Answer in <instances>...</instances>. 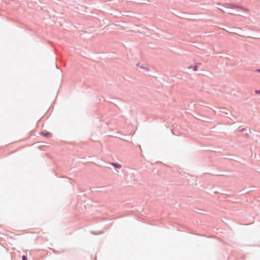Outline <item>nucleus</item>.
<instances>
[{
    "instance_id": "4468645a",
    "label": "nucleus",
    "mask_w": 260,
    "mask_h": 260,
    "mask_svg": "<svg viewBox=\"0 0 260 260\" xmlns=\"http://www.w3.org/2000/svg\"><path fill=\"white\" fill-rule=\"evenodd\" d=\"M238 131L239 132H241V129H240V128H238Z\"/></svg>"
},
{
    "instance_id": "9b49d317",
    "label": "nucleus",
    "mask_w": 260,
    "mask_h": 260,
    "mask_svg": "<svg viewBox=\"0 0 260 260\" xmlns=\"http://www.w3.org/2000/svg\"><path fill=\"white\" fill-rule=\"evenodd\" d=\"M90 233H91L92 234H93V235L96 234L95 232H94V231H91L90 232Z\"/></svg>"
},
{
    "instance_id": "f8f14e48",
    "label": "nucleus",
    "mask_w": 260,
    "mask_h": 260,
    "mask_svg": "<svg viewBox=\"0 0 260 260\" xmlns=\"http://www.w3.org/2000/svg\"><path fill=\"white\" fill-rule=\"evenodd\" d=\"M196 64H198V67H199V66H201L202 64V63L199 62V63H197Z\"/></svg>"
},
{
    "instance_id": "39448f33",
    "label": "nucleus",
    "mask_w": 260,
    "mask_h": 260,
    "mask_svg": "<svg viewBox=\"0 0 260 260\" xmlns=\"http://www.w3.org/2000/svg\"><path fill=\"white\" fill-rule=\"evenodd\" d=\"M240 9L245 11V12H248L249 11L248 9L246 8H245L242 6H240V8H239Z\"/></svg>"
},
{
    "instance_id": "1a4fd4ad",
    "label": "nucleus",
    "mask_w": 260,
    "mask_h": 260,
    "mask_svg": "<svg viewBox=\"0 0 260 260\" xmlns=\"http://www.w3.org/2000/svg\"><path fill=\"white\" fill-rule=\"evenodd\" d=\"M247 129L246 128H243L241 129V132L246 131Z\"/></svg>"
},
{
    "instance_id": "423d86ee",
    "label": "nucleus",
    "mask_w": 260,
    "mask_h": 260,
    "mask_svg": "<svg viewBox=\"0 0 260 260\" xmlns=\"http://www.w3.org/2000/svg\"><path fill=\"white\" fill-rule=\"evenodd\" d=\"M191 68H192L193 71H197L198 68V64H195L193 66H191ZM190 68H191V67Z\"/></svg>"
},
{
    "instance_id": "6e6552de",
    "label": "nucleus",
    "mask_w": 260,
    "mask_h": 260,
    "mask_svg": "<svg viewBox=\"0 0 260 260\" xmlns=\"http://www.w3.org/2000/svg\"><path fill=\"white\" fill-rule=\"evenodd\" d=\"M255 93L257 94H260V90H255Z\"/></svg>"
},
{
    "instance_id": "ddd939ff",
    "label": "nucleus",
    "mask_w": 260,
    "mask_h": 260,
    "mask_svg": "<svg viewBox=\"0 0 260 260\" xmlns=\"http://www.w3.org/2000/svg\"><path fill=\"white\" fill-rule=\"evenodd\" d=\"M256 71L260 73V69H257Z\"/></svg>"
},
{
    "instance_id": "0eeeda50",
    "label": "nucleus",
    "mask_w": 260,
    "mask_h": 260,
    "mask_svg": "<svg viewBox=\"0 0 260 260\" xmlns=\"http://www.w3.org/2000/svg\"><path fill=\"white\" fill-rule=\"evenodd\" d=\"M22 260H27V256L26 255H23L22 257Z\"/></svg>"
},
{
    "instance_id": "7ed1b4c3",
    "label": "nucleus",
    "mask_w": 260,
    "mask_h": 260,
    "mask_svg": "<svg viewBox=\"0 0 260 260\" xmlns=\"http://www.w3.org/2000/svg\"><path fill=\"white\" fill-rule=\"evenodd\" d=\"M227 5H229L230 7L231 8H233V9H239V8H240V5L237 4L232 3V4H227Z\"/></svg>"
},
{
    "instance_id": "9d476101",
    "label": "nucleus",
    "mask_w": 260,
    "mask_h": 260,
    "mask_svg": "<svg viewBox=\"0 0 260 260\" xmlns=\"http://www.w3.org/2000/svg\"><path fill=\"white\" fill-rule=\"evenodd\" d=\"M245 137L246 138H248L249 137V135H248V134L246 133V134H245Z\"/></svg>"
},
{
    "instance_id": "f257e3e1",
    "label": "nucleus",
    "mask_w": 260,
    "mask_h": 260,
    "mask_svg": "<svg viewBox=\"0 0 260 260\" xmlns=\"http://www.w3.org/2000/svg\"><path fill=\"white\" fill-rule=\"evenodd\" d=\"M40 134L42 136H43L44 137L47 138H51L52 137V134L51 133L47 132V131L41 132L40 133Z\"/></svg>"
},
{
    "instance_id": "f03ea898",
    "label": "nucleus",
    "mask_w": 260,
    "mask_h": 260,
    "mask_svg": "<svg viewBox=\"0 0 260 260\" xmlns=\"http://www.w3.org/2000/svg\"><path fill=\"white\" fill-rule=\"evenodd\" d=\"M136 66L138 68H140L141 69L143 70L145 72H147L149 71V69L148 67H144L143 65L140 66L139 62L137 63Z\"/></svg>"
},
{
    "instance_id": "20e7f679",
    "label": "nucleus",
    "mask_w": 260,
    "mask_h": 260,
    "mask_svg": "<svg viewBox=\"0 0 260 260\" xmlns=\"http://www.w3.org/2000/svg\"><path fill=\"white\" fill-rule=\"evenodd\" d=\"M109 164L113 166L115 169H120L121 168V165L117 162H111Z\"/></svg>"
}]
</instances>
